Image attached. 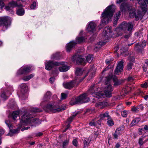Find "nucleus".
<instances>
[{
    "label": "nucleus",
    "mask_w": 148,
    "mask_h": 148,
    "mask_svg": "<svg viewBox=\"0 0 148 148\" xmlns=\"http://www.w3.org/2000/svg\"><path fill=\"white\" fill-rule=\"evenodd\" d=\"M108 82L102 87V90H99L97 86L93 85L91 86L88 90L89 92L97 99L105 97H110L112 96V92L113 89L109 82L110 78L107 77Z\"/></svg>",
    "instance_id": "obj_1"
},
{
    "label": "nucleus",
    "mask_w": 148,
    "mask_h": 148,
    "mask_svg": "<svg viewBox=\"0 0 148 148\" xmlns=\"http://www.w3.org/2000/svg\"><path fill=\"white\" fill-rule=\"evenodd\" d=\"M115 9V5L113 4L108 6L106 8L101 16V23L99 25V28L101 29L111 21Z\"/></svg>",
    "instance_id": "obj_2"
},
{
    "label": "nucleus",
    "mask_w": 148,
    "mask_h": 148,
    "mask_svg": "<svg viewBox=\"0 0 148 148\" xmlns=\"http://www.w3.org/2000/svg\"><path fill=\"white\" fill-rule=\"evenodd\" d=\"M40 123V121L38 119L33 118V116L27 112L25 114L22 116L19 127L20 128L23 125H26L30 124H31L32 125L36 126Z\"/></svg>",
    "instance_id": "obj_3"
},
{
    "label": "nucleus",
    "mask_w": 148,
    "mask_h": 148,
    "mask_svg": "<svg viewBox=\"0 0 148 148\" xmlns=\"http://www.w3.org/2000/svg\"><path fill=\"white\" fill-rule=\"evenodd\" d=\"M86 59L82 56L76 54L71 58L72 60L77 64L84 65L87 62H91L93 59L92 55L88 54L85 57Z\"/></svg>",
    "instance_id": "obj_4"
},
{
    "label": "nucleus",
    "mask_w": 148,
    "mask_h": 148,
    "mask_svg": "<svg viewBox=\"0 0 148 148\" xmlns=\"http://www.w3.org/2000/svg\"><path fill=\"white\" fill-rule=\"evenodd\" d=\"M45 68L48 70H50L53 69L52 73L53 75L57 76L58 74V69L57 66H59L62 64L60 62H54L51 60H46L45 62Z\"/></svg>",
    "instance_id": "obj_5"
},
{
    "label": "nucleus",
    "mask_w": 148,
    "mask_h": 148,
    "mask_svg": "<svg viewBox=\"0 0 148 148\" xmlns=\"http://www.w3.org/2000/svg\"><path fill=\"white\" fill-rule=\"evenodd\" d=\"M66 108V106L65 105L60 107L57 103L52 102L49 103L44 108L46 112L52 113L62 111Z\"/></svg>",
    "instance_id": "obj_6"
},
{
    "label": "nucleus",
    "mask_w": 148,
    "mask_h": 148,
    "mask_svg": "<svg viewBox=\"0 0 148 148\" xmlns=\"http://www.w3.org/2000/svg\"><path fill=\"white\" fill-rule=\"evenodd\" d=\"M133 26L131 22L127 23L124 21L115 29V31L118 34V35H121L123 32L126 30L131 31Z\"/></svg>",
    "instance_id": "obj_7"
},
{
    "label": "nucleus",
    "mask_w": 148,
    "mask_h": 148,
    "mask_svg": "<svg viewBox=\"0 0 148 148\" xmlns=\"http://www.w3.org/2000/svg\"><path fill=\"white\" fill-rule=\"evenodd\" d=\"M87 94L84 93L79 95L77 98H73L70 103L71 105L77 104H81L87 102L89 101V99L87 97Z\"/></svg>",
    "instance_id": "obj_8"
},
{
    "label": "nucleus",
    "mask_w": 148,
    "mask_h": 148,
    "mask_svg": "<svg viewBox=\"0 0 148 148\" xmlns=\"http://www.w3.org/2000/svg\"><path fill=\"white\" fill-rule=\"evenodd\" d=\"M85 38L83 36H79L77 37L75 39L76 42L73 41L70 42L67 45L66 47L67 51L69 52L77 43H80L84 42L85 41Z\"/></svg>",
    "instance_id": "obj_9"
},
{
    "label": "nucleus",
    "mask_w": 148,
    "mask_h": 148,
    "mask_svg": "<svg viewBox=\"0 0 148 148\" xmlns=\"http://www.w3.org/2000/svg\"><path fill=\"white\" fill-rule=\"evenodd\" d=\"M10 24L9 17L7 16L0 17V25L2 26L4 29H6Z\"/></svg>",
    "instance_id": "obj_10"
},
{
    "label": "nucleus",
    "mask_w": 148,
    "mask_h": 148,
    "mask_svg": "<svg viewBox=\"0 0 148 148\" xmlns=\"http://www.w3.org/2000/svg\"><path fill=\"white\" fill-rule=\"evenodd\" d=\"M32 66H30L26 65L22 66L17 71L16 75L27 74L32 70Z\"/></svg>",
    "instance_id": "obj_11"
},
{
    "label": "nucleus",
    "mask_w": 148,
    "mask_h": 148,
    "mask_svg": "<svg viewBox=\"0 0 148 148\" xmlns=\"http://www.w3.org/2000/svg\"><path fill=\"white\" fill-rule=\"evenodd\" d=\"M77 80L75 79L70 82L64 83L63 84V86L65 88L67 89L72 88L79 83Z\"/></svg>",
    "instance_id": "obj_12"
},
{
    "label": "nucleus",
    "mask_w": 148,
    "mask_h": 148,
    "mask_svg": "<svg viewBox=\"0 0 148 148\" xmlns=\"http://www.w3.org/2000/svg\"><path fill=\"white\" fill-rule=\"evenodd\" d=\"M147 3L148 4V0H140L138 2L140 8L144 13H146L147 10Z\"/></svg>",
    "instance_id": "obj_13"
},
{
    "label": "nucleus",
    "mask_w": 148,
    "mask_h": 148,
    "mask_svg": "<svg viewBox=\"0 0 148 148\" xmlns=\"http://www.w3.org/2000/svg\"><path fill=\"white\" fill-rule=\"evenodd\" d=\"M22 5L21 3H19L18 1H12L10 2L8 5L5 7L7 10H11L13 8L16 7H21Z\"/></svg>",
    "instance_id": "obj_14"
},
{
    "label": "nucleus",
    "mask_w": 148,
    "mask_h": 148,
    "mask_svg": "<svg viewBox=\"0 0 148 148\" xmlns=\"http://www.w3.org/2000/svg\"><path fill=\"white\" fill-rule=\"evenodd\" d=\"M84 70L80 68H77L76 69L75 72L76 77L75 79H77V81L79 82H81L85 77L86 76L83 77L82 79H80L79 76H81L83 74Z\"/></svg>",
    "instance_id": "obj_15"
},
{
    "label": "nucleus",
    "mask_w": 148,
    "mask_h": 148,
    "mask_svg": "<svg viewBox=\"0 0 148 148\" xmlns=\"http://www.w3.org/2000/svg\"><path fill=\"white\" fill-rule=\"evenodd\" d=\"M112 29L111 27L109 26L105 27L103 32L105 38H108L112 36Z\"/></svg>",
    "instance_id": "obj_16"
},
{
    "label": "nucleus",
    "mask_w": 148,
    "mask_h": 148,
    "mask_svg": "<svg viewBox=\"0 0 148 148\" xmlns=\"http://www.w3.org/2000/svg\"><path fill=\"white\" fill-rule=\"evenodd\" d=\"M145 41H143L137 44L135 47V49L138 52H141L142 49L146 46Z\"/></svg>",
    "instance_id": "obj_17"
},
{
    "label": "nucleus",
    "mask_w": 148,
    "mask_h": 148,
    "mask_svg": "<svg viewBox=\"0 0 148 148\" xmlns=\"http://www.w3.org/2000/svg\"><path fill=\"white\" fill-rule=\"evenodd\" d=\"M123 62L122 61H120L118 63L115 71V74L119 75L123 70Z\"/></svg>",
    "instance_id": "obj_18"
},
{
    "label": "nucleus",
    "mask_w": 148,
    "mask_h": 148,
    "mask_svg": "<svg viewBox=\"0 0 148 148\" xmlns=\"http://www.w3.org/2000/svg\"><path fill=\"white\" fill-rule=\"evenodd\" d=\"M96 25L93 22H90L88 26L87 30L88 32H93L96 30Z\"/></svg>",
    "instance_id": "obj_19"
},
{
    "label": "nucleus",
    "mask_w": 148,
    "mask_h": 148,
    "mask_svg": "<svg viewBox=\"0 0 148 148\" xmlns=\"http://www.w3.org/2000/svg\"><path fill=\"white\" fill-rule=\"evenodd\" d=\"M108 41V40H105L104 41H101L98 42L95 45V50L96 51L98 50L102 46L105 45Z\"/></svg>",
    "instance_id": "obj_20"
},
{
    "label": "nucleus",
    "mask_w": 148,
    "mask_h": 148,
    "mask_svg": "<svg viewBox=\"0 0 148 148\" xmlns=\"http://www.w3.org/2000/svg\"><path fill=\"white\" fill-rule=\"evenodd\" d=\"M60 62L62 63V64H61V65H62L61 66L58 68L59 70L60 71L64 72L67 71L69 69L70 67L69 66L66 65L64 64L63 62Z\"/></svg>",
    "instance_id": "obj_21"
},
{
    "label": "nucleus",
    "mask_w": 148,
    "mask_h": 148,
    "mask_svg": "<svg viewBox=\"0 0 148 148\" xmlns=\"http://www.w3.org/2000/svg\"><path fill=\"white\" fill-rule=\"evenodd\" d=\"M21 92L23 94H24L27 91L28 88L27 85L25 83L21 84L20 85Z\"/></svg>",
    "instance_id": "obj_22"
},
{
    "label": "nucleus",
    "mask_w": 148,
    "mask_h": 148,
    "mask_svg": "<svg viewBox=\"0 0 148 148\" xmlns=\"http://www.w3.org/2000/svg\"><path fill=\"white\" fill-rule=\"evenodd\" d=\"M121 15V13L120 11H119L116 14L114 18V22L113 23L114 26H116L117 25V21Z\"/></svg>",
    "instance_id": "obj_23"
},
{
    "label": "nucleus",
    "mask_w": 148,
    "mask_h": 148,
    "mask_svg": "<svg viewBox=\"0 0 148 148\" xmlns=\"http://www.w3.org/2000/svg\"><path fill=\"white\" fill-rule=\"evenodd\" d=\"M91 141V138L89 137L88 138H85L84 140V148H86Z\"/></svg>",
    "instance_id": "obj_24"
},
{
    "label": "nucleus",
    "mask_w": 148,
    "mask_h": 148,
    "mask_svg": "<svg viewBox=\"0 0 148 148\" xmlns=\"http://www.w3.org/2000/svg\"><path fill=\"white\" fill-rule=\"evenodd\" d=\"M20 111H17L14 112L12 114V117L14 121L17 120V117L19 115L20 113Z\"/></svg>",
    "instance_id": "obj_25"
},
{
    "label": "nucleus",
    "mask_w": 148,
    "mask_h": 148,
    "mask_svg": "<svg viewBox=\"0 0 148 148\" xmlns=\"http://www.w3.org/2000/svg\"><path fill=\"white\" fill-rule=\"evenodd\" d=\"M25 14V11L22 8H18L16 10V14L18 16H23Z\"/></svg>",
    "instance_id": "obj_26"
},
{
    "label": "nucleus",
    "mask_w": 148,
    "mask_h": 148,
    "mask_svg": "<svg viewBox=\"0 0 148 148\" xmlns=\"http://www.w3.org/2000/svg\"><path fill=\"white\" fill-rule=\"evenodd\" d=\"M60 56L59 53L56 52L51 55V58L52 60H58L59 59Z\"/></svg>",
    "instance_id": "obj_27"
},
{
    "label": "nucleus",
    "mask_w": 148,
    "mask_h": 148,
    "mask_svg": "<svg viewBox=\"0 0 148 148\" xmlns=\"http://www.w3.org/2000/svg\"><path fill=\"white\" fill-rule=\"evenodd\" d=\"M35 75L34 73L28 75L24 76L22 78V79L24 81H27L33 77Z\"/></svg>",
    "instance_id": "obj_28"
},
{
    "label": "nucleus",
    "mask_w": 148,
    "mask_h": 148,
    "mask_svg": "<svg viewBox=\"0 0 148 148\" xmlns=\"http://www.w3.org/2000/svg\"><path fill=\"white\" fill-rule=\"evenodd\" d=\"M124 126H122L118 128L116 130V133H118L119 134L121 135L122 134L124 130Z\"/></svg>",
    "instance_id": "obj_29"
},
{
    "label": "nucleus",
    "mask_w": 148,
    "mask_h": 148,
    "mask_svg": "<svg viewBox=\"0 0 148 148\" xmlns=\"http://www.w3.org/2000/svg\"><path fill=\"white\" fill-rule=\"evenodd\" d=\"M140 120V119L139 118H136L135 119L132 121L131 123V126H133L136 125L138 123Z\"/></svg>",
    "instance_id": "obj_30"
},
{
    "label": "nucleus",
    "mask_w": 148,
    "mask_h": 148,
    "mask_svg": "<svg viewBox=\"0 0 148 148\" xmlns=\"http://www.w3.org/2000/svg\"><path fill=\"white\" fill-rule=\"evenodd\" d=\"M129 14L131 18L134 17V16H135L136 17H140L139 15H138V16L136 15L134 9H133V10L132 11L130 10Z\"/></svg>",
    "instance_id": "obj_31"
},
{
    "label": "nucleus",
    "mask_w": 148,
    "mask_h": 148,
    "mask_svg": "<svg viewBox=\"0 0 148 148\" xmlns=\"http://www.w3.org/2000/svg\"><path fill=\"white\" fill-rule=\"evenodd\" d=\"M107 123L109 126H112L114 124V121L110 117L108 119Z\"/></svg>",
    "instance_id": "obj_32"
},
{
    "label": "nucleus",
    "mask_w": 148,
    "mask_h": 148,
    "mask_svg": "<svg viewBox=\"0 0 148 148\" xmlns=\"http://www.w3.org/2000/svg\"><path fill=\"white\" fill-rule=\"evenodd\" d=\"M1 97L3 100H5L8 98V94L6 93L5 92H3L2 93Z\"/></svg>",
    "instance_id": "obj_33"
},
{
    "label": "nucleus",
    "mask_w": 148,
    "mask_h": 148,
    "mask_svg": "<svg viewBox=\"0 0 148 148\" xmlns=\"http://www.w3.org/2000/svg\"><path fill=\"white\" fill-rule=\"evenodd\" d=\"M113 79L114 81V86H118L121 84V83L119 81L117 80L116 76H114L113 77Z\"/></svg>",
    "instance_id": "obj_34"
},
{
    "label": "nucleus",
    "mask_w": 148,
    "mask_h": 148,
    "mask_svg": "<svg viewBox=\"0 0 148 148\" xmlns=\"http://www.w3.org/2000/svg\"><path fill=\"white\" fill-rule=\"evenodd\" d=\"M69 142V139H68L65 140L62 143V146L64 148H66Z\"/></svg>",
    "instance_id": "obj_35"
},
{
    "label": "nucleus",
    "mask_w": 148,
    "mask_h": 148,
    "mask_svg": "<svg viewBox=\"0 0 148 148\" xmlns=\"http://www.w3.org/2000/svg\"><path fill=\"white\" fill-rule=\"evenodd\" d=\"M37 3L36 1H34L30 5V8L32 10H34L36 8L37 6Z\"/></svg>",
    "instance_id": "obj_36"
},
{
    "label": "nucleus",
    "mask_w": 148,
    "mask_h": 148,
    "mask_svg": "<svg viewBox=\"0 0 148 148\" xmlns=\"http://www.w3.org/2000/svg\"><path fill=\"white\" fill-rule=\"evenodd\" d=\"M77 113H75V114H73L70 118H69L67 120V122L68 123H70L71 122H72L75 117L77 115Z\"/></svg>",
    "instance_id": "obj_37"
},
{
    "label": "nucleus",
    "mask_w": 148,
    "mask_h": 148,
    "mask_svg": "<svg viewBox=\"0 0 148 148\" xmlns=\"http://www.w3.org/2000/svg\"><path fill=\"white\" fill-rule=\"evenodd\" d=\"M126 3H122L120 6V8L121 10V11H123V10H125L126 9Z\"/></svg>",
    "instance_id": "obj_38"
},
{
    "label": "nucleus",
    "mask_w": 148,
    "mask_h": 148,
    "mask_svg": "<svg viewBox=\"0 0 148 148\" xmlns=\"http://www.w3.org/2000/svg\"><path fill=\"white\" fill-rule=\"evenodd\" d=\"M144 137L142 136L139 139L138 143L140 146H142L144 143L145 142L143 141Z\"/></svg>",
    "instance_id": "obj_39"
},
{
    "label": "nucleus",
    "mask_w": 148,
    "mask_h": 148,
    "mask_svg": "<svg viewBox=\"0 0 148 148\" xmlns=\"http://www.w3.org/2000/svg\"><path fill=\"white\" fill-rule=\"evenodd\" d=\"M133 65L132 62H130L128 63L127 66V69L128 70H130L132 69V66Z\"/></svg>",
    "instance_id": "obj_40"
},
{
    "label": "nucleus",
    "mask_w": 148,
    "mask_h": 148,
    "mask_svg": "<svg viewBox=\"0 0 148 148\" xmlns=\"http://www.w3.org/2000/svg\"><path fill=\"white\" fill-rule=\"evenodd\" d=\"M51 92H50L48 91L45 94V97L46 98L49 99L51 98Z\"/></svg>",
    "instance_id": "obj_41"
},
{
    "label": "nucleus",
    "mask_w": 148,
    "mask_h": 148,
    "mask_svg": "<svg viewBox=\"0 0 148 148\" xmlns=\"http://www.w3.org/2000/svg\"><path fill=\"white\" fill-rule=\"evenodd\" d=\"M42 110L40 109L36 108H34L32 109L31 111L34 112H40L42 111Z\"/></svg>",
    "instance_id": "obj_42"
},
{
    "label": "nucleus",
    "mask_w": 148,
    "mask_h": 148,
    "mask_svg": "<svg viewBox=\"0 0 148 148\" xmlns=\"http://www.w3.org/2000/svg\"><path fill=\"white\" fill-rule=\"evenodd\" d=\"M17 132V130L15 129H13L12 130H11L10 129V132L8 134V135L10 136H12L13 135L12 134V133L14 134L16 133Z\"/></svg>",
    "instance_id": "obj_43"
},
{
    "label": "nucleus",
    "mask_w": 148,
    "mask_h": 148,
    "mask_svg": "<svg viewBox=\"0 0 148 148\" xmlns=\"http://www.w3.org/2000/svg\"><path fill=\"white\" fill-rule=\"evenodd\" d=\"M131 110L134 113H137L139 111L138 110V106L134 107L131 108Z\"/></svg>",
    "instance_id": "obj_44"
},
{
    "label": "nucleus",
    "mask_w": 148,
    "mask_h": 148,
    "mask_svg": "<svg viewBox=\"0 0 148 148\" xmlns=\"http://www.w3.org/2000/svg\"><path fill=\"white\" fill-rule=\"evenodd\" d=\"M122 116L123 117H126L127 115V112L124 110L121 112Z\"/></svg>",
    "instance_id": "obj_45"
},
{
    "label": "nucleus",
    "mask_w": 148,
    "mask_h": 148,
    "mask_svg": "<svg viewBox=\"0 0 148 148\" xmlns=\"http://www.w3.org/2000/svg\"><path fill=\"white\" fill-rule=\"evenodd\" d=\"M89 125L90 126H95L97 125L96 123L95 122L94 119L92 120L89 123Z\"/></svg>",
    "instance_id": "obj_46"
},
{
    "label": "nucleus",
    "mask_w": 148,
    "mask_h": 148,
    "mask_svg": "<svg viewBox=\"0 0 148 148\" xmlns=\"http://www.w3.org/2000/svg\"><path fill=\"white\" fill-rule=\"evenodd\" d=\"M148 86V80L147 81V82H145L143 84H141V86L142 88H146Z\"/></svg>",
    "instance_id": "obj_47"
},
{
    "label": "nucleus",
    "mask_w": 148,
    "mask_h": 148,
    "mask_svg": "<svg viewBox=\"0 0 148 148\" xmlns=\"http://www.w3.org/2000/svg\"><path fill=\"white\" fill-rule=\"evenodd\" d=\"M67 97V95L64 93H62L61 94V99L62 100L65 99Z\"/></svg>",
    "instance_id": "obj_48"
},
{
    "label": "nucleus",
    "mask_w": 148,
    "mask_h": 148,
    "mask_svg": "<svg viewBox=\"0 0 148 148\" xmlns=\"http://www.w3.org/2000/svg\"><path fill=\"white\" fill-rule=\"evenodd\" d=\"M120 135L118 133H116V132L115 131V133L113 134V138L114 139H117L118 138V136Z\"/></svg>",
    "instance_id": "obj_49"
},
{
    "label": "nucleus",
    "mask_w": 148,
    "mask_h": 148,
    "mask_svg": "<svg viewBox=\"0 0 148 148\" xmlns=\"http://www.w3.org/2000/svg\"><path fill=\"white\" fill-rule=\"evenodd\" d=\"M4 133V130L3 129H0V145L1 143V136Z\"/></svg>",
    "instance_id": "obj_50"
},
{
    "label": "nucleus",
    "mask_w": 148,
    "mask_h": 148,
    "mask_svg": "<svg viewBox=\"0 0 148 148\" xmlns=\"http://www.w3.org/2000/svg\"><path fill=\"white\" fill-rule=\"evenodd\" d=\"M5 124L8 126L10 129V128L11 127V125L10 124V121L8 120H6L5 121Z\"/></svg>",
    "instance_id": "obj_51"
},
{
    "label": "nucleus",
    "mask_w": 148,
    "mask_h": 148,
    "mask_svg": "<svg viewBox=\"0 0 148 148\" xmlns=\"http://www.w3.org/2000/svg\"><path fill=\"white\" fill-rule=\"evenodd\" d=\"M72 143L73 145L75 146H77V145L78 142L76 139H74Z\"/></svg>",
    "instance_id": "obj_52"
},
{
    "label": "nucleus",
    "mask_w": 148,
    "mask_h": 148,
    "mask_svg": "<svg viewBox=\"0 0 148 148\" xmlns=\"http://www.w3.org/2000/svg\"><path fill=\"white\" fill-rule=\"evenodd\" d=\"M55 78L54 77H51L49 78V82L51 84H53Z\"/></svg>",
    "instance_id": "obj_53"
},
{
    "label": "nucleus",
    "mask_w": 148,
    "mask_h": 148,
    "mask_svg": "<svg viewBox=\"0 0 148 148\" xmlns=\"http://www.w3.org/2000/svg\"><path fill=\"white\" fill-rule=\"evenodd\" d=\"M104 117H107L108 118H109L110 117V116L108 114V112H106L103 114Z\"/></svg>",
    "instance_id": "obj_54"
},
{
    "label": "nucleus",
    "mask_w": 148,
    "mask_h": 148,
    "mask_svg": "<svg viewBox=\"0 0 148 148\" xmlns=\"http://www.w3.org/2000/svg\"><path fill=\"white\" fill-rule=\"evenodd\" d=\"M128 60L130 62H133L134 60V58L133 56H130L128 58Z\"/></svg>",
    "instance_id": "obj_55"
},
{
    "label": "nucleus",
    "mask_w": 148,
    "mask_h": 148,
    "mask_svg": "<svg viewBox=\"0 0 148 148\" xmlns=\"http://www.w3.org/2000/svg\"><path fill=\"white\" fill-rule=\"evenodd\" d=\"M127 50L126 49H125L123 47L121 48L120 50L121 54H122L123 53H124L126 52Z\"/></svg>",
    "instance_id": "obj_56"
},
{
    "label": "nucleus",
    "mask_w": 148,
    "mask_h": 148,
    "mask_svg": "<svg viewBox=\"0 0 148 148\" xmlns=\"http://www.w3.org/2000/svg\"><path fill=\"white\" fill-rule=\"evenodd\" d=\"M138 110L139 111L140 110H143L144 108V107L141 105H140L137 106Z\"/></svg>",
    "instance_id": "obj_57"
},
{
    "label": "nucleus",
    "mask_w": 148,
    "mask_h": 148,
    "mask_svg": "<svg viewBox=\"0 0 148 148\" xmlns=\"http://www.w3.org/2000/svg\"><path fill=\"white\" fill-rule=\"evenodd\" d=\"M134 80V78L132 76L129 77L128 78V80L131 82H132Z\"/></svg>",
    "instance_id": "obj_58"
},
{
    "label": "nucleus",
    "mask_w": 148,
    "mask_h": 148,
    "mask_svg": "<svg viewBox=\"0 0 148 148\" xmlns=\"http://www.w3.org/2000/svg\"><path fill=\"white\" fill-rule=\"evenodd\" d=\"M99 117H100V119L101 120H103V118H105V117H104V116H103V114H101L100 115Z\"/></svg>",
    "instance_id": "obj_59"
},
{
    "label": "nucleus",
    "mask_w": 148,
    "mask_h": 148,
    "mask_svg": "<svg viewBox=\"0 0 148 148\" xmlns=\"http://www.w3.org/2000/svg\"><path fill=\"white\" fill-rule=\"evenodd\" d=\"M143 130L142 128H139V129L138 134L140 135H141L142 134V131Z\"/></svg>",
    "instance_id": "obj_60"
},
{
    "label": "nucleus",
    "mask_w": 148,
    "mask_h": 148,
    "mask_svg": "<svg viewBox=\"0 0 148 148\" xmlns=\"http://www.w3.org/2000/svg\"><path fill=\"white\" fill-rule=\"evenodd\" d=\"M42 134V133H41V132H39V133H37L36 134V136H41Z\"/></svg>",
    "instance_id": "obj_61"
},
{
    "label": "nucleus",
    "mask_w": 148,
    "mask_h": 148,
    "mask_svg": "<svg viewBox=\"0 0 148 148\" xmlns=\"http://www.w3.org/2000/svg\"><path fill=\"white\" fill-rule=\"evenodd\" d=\"M103 103L102 102H99L97 103L96 106L97 107H99L100 106L101 104H102Z\"/></svg>",
    "instance_id": "obj_62"
},
{
    "label": "nucleus",
    "mask_w": 148,
    "mask_h": 148,
    "mask_svg": "<svg viewBox=\"0 0 148 148\" xmlns=\"http://www.w3.org/2000/svg\"><path fill=\"white\" fill-rule=\"evenodd\" d=\"M95 75V73L94 72H93L92 73V75H90V77L91 78H92V77H93Z\"/></svg>",
    "instance_id": "obj_63"
},
{
    "label": "nucleus",
    "mask_w": 148,
    "mask_h": 148,
    "mask_svg": "<svg viewBox=\"0 0 148 148\" xmlns=\"http://www.w3.org/2000/svg\"><path fill=\"white\" fill-rule=\"evenodd\" d=\"M144 129L145 130H148V125H145L144 127Z\"/></svg>",
    "instance_id": "obj_64"
}]
</instances>
